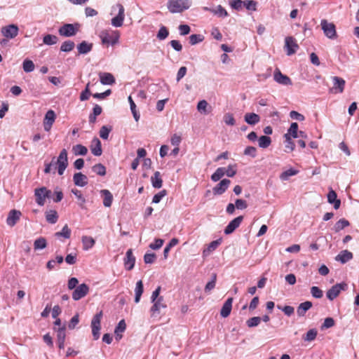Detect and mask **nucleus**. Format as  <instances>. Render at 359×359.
I'll list each match as a JSON object with an SVG mask.
<instances>
[{
  "label": "nucleus",
  "mask_w": 359,
  "mask_h": 359,
  "mask_svg": "<svg viewBox=\"0 0 359 359\" xmlns=\"http://www.w3.org/2000/svg\"><path fill=\"white\" fill-rule=\"evenodd\" d=\"M55 157L53 158L52 161L48 163H45L44 172L48 174L51 171V167L53 165H57V172L60 175H63L65 169L68 166V158L67 151L65 149H63L57 159L56 162H54Z\"/></svg>",
  "instance_id": "f257e3e1"
},
{
  "label": "nucleus",
  "mask_w": 359,
  "mask_h": 359,
  "mask_svg": "<svg viewBox=\"0 0 359 359\" xmlns=\"http://www.w3.org/2000/svg\"><path fill=\"white\" fill-rule=\"evenodd\" d=\"M103 45L114 46L118 43L120 32L118 30L104 29L99 34Z\"/></svg>",
  "instance_id": "f03ea898"
},
{
  "label": "nucleus",
  "mask_w": 359,
  "mask_h": 359,
  "mask_svg": "<svg viewBox=\"0 0 359 359\" xmlns=\"http://www.w3.org/2000/svg\"><path fill=\"white\" fill-rule=\"evenodd\" d=\"M191 5V0H170L168 3V8L172 13H182L187 10Z\"/></svg>",
  "instance_id": "7ed1b4c3"
},
{
  "label": "nucleus",
  "mask_w": 359,
  "mask_h": 359,
  "mask_svg": "<svg viewBox=\"0 0 359 359\" xmlns=\"http://www.w3.org/2000/svg\"><path fill=\"white\" fill-rule=\"evenodd\" d=\"M79 27L80 24L77 22L74 24L66 23L59 28L58 33L60 36L71 37L76 34L79 30Z\"/></svg>",
  "instance_id": "20e7f679"
},
{
  "label": "nucleus",
  "mask_w": 359,
  "mask_h": 359,
  "mask_svg": "<svg viewBox=\"0 0 359 359\" xmlns=\"http://www.w3.org/2000/svg\"><path fill=\"white\" fill-rule=\"evenodd\" d=\"M103 313L102 311H100V312L97 313L93 318L91 320L90 327L92 329V334L93 337V339L95 340H97L100 338V330L101 329V319L102 318Z\"/></svg>",
  "instance_id": "39448f33"
},
{
  "label": "nucleus",
  "mask_w": 359,
  "mask_h": 359,
  "mask_svg": "<svg viewBox=\"0 0 359 359\" xmlns=\"http://www.w3.org/2000/svg\"><path fill=\"white\" fill-rule=\"evenodd\" d=\"M112 12L118 9V14L111 19V25L115 27H120L123 25L125 19V9L122 4H117L112 6Z\"/></svg>",
  "instance_id": "423d86ee"
},
{
  "label": "nucleus",
  "mask_w": 359,
  "mask_h": 359,
  "mask_svg": "<svg viewBox=\"0 0 359 359\" xmlns=\"http://www.w3.org/2000/svg\"><path fill=\"white\" fill-rule=\"evenodd\" d=\"M347 287L348 285L344 282L333 285L326 293L327 299L330 301L334 300L341 291L346 290Z\"/></svg>",
  "instance_id": "0eeeda50"
},
{
  "label": "nucleus",
  "mask_w": 359,
  "mask_h": 359,
  "mask_svg": "<svg viewBox=\"0 0 359 359\" xmlns=\"http://www.w3.org/2000/svg\"><path fill=\"white\" fill-rule=\"evenodd\" d=\"M320 25L325 35L327 38L334 39L337 37L336 27L332 22H328L326 20H322Z\"/></svg>",
  "instance_id": "6e6552de"
},
{
  "label": "nucleus",
  "mask_w": 359,
  "mask_h": 359,
  "mask_svg": "<svg viewBox=\"0 0 359 359\" xmlns=\"http://www.w3.org/2000/svg\"><path fill=\"white\" fill-rule=\"evenodd\" d=\"M1 32L7 39H14L18 34L19 28L18 25L11 24L1 27Z\"/></svg>",
  "instance_id": "1a4fd4ad"
},
{
  "label": "nucleus",
  "mask_w": 359,
  "mask_h": 359,
  "mask_svg": "<svg viewBox=\"0 0 359 359\" xmlns=\"http://www.w3.org/2000/svg\"><path fill=\"white\" fill-rule=\"evenodd\" d=\"M89 292V287L86 283L79 285L72 292V298L78 301L84 297Z\"/></svg>",
  "instance_id": "9d476101"
},
{
  "label": "nucleus",
  "mask_w": 359,
  "mask_h": 359,
  "mask_svg": "<svg viewBox=\"0 0 359 359\" xmlns=\"http://www.w3.org/2000/svg\"><path fill=\"white\" fill-rule=\"evenodd\" d=\"M151 302L153 303V306L150 309L151 316L158 315L161 309H165L167 307L163 297H160L158 299Z\"/></svg>",
  "instance_id": "9b49d317"
},
{
  "label": "nucleus",
  "mask_w": 359,
  "mask_h": 359,
  "mask_svg": "<svg viewBox=\"0 0 359 359\" xmlns=\"http://www.w3.org/2000/svg\"><path fill=\"white\" fill-rule=\"evenodd\" d=\"M273 79L275 81L281 85L290 86L292 84L290 78L287 75L283 74L278 68L274 71Z\"/></svg>",
  "instance_id": "f8f14e48"
},
{
  "label": "nucleus",
  "mask_w": 359,
  "mask_h": 359,
  "mask_svg": "<svg viewBox=\"0 0 359 359\" xmlns=\"http://www.w3.org/2000/svg\"><path fill=\"white\" fill-rule=\"evenodd\" d=\"M231 181L228 179L222 180L215 187L212 189L214 195H222L229 188Z\"/></svg>",
  "instance_id": "ddd939ff"
},
{
  "label": "nucleus",
  "mask_w": 359,
  "mask_h": 359,
  "mask_svg": "<svg viewBox=\"0 0 359 359\" xmlns=\"http://www.w3.org/2000/svg\"><path fill=\"white\" fill-rule=\"evenodd\" d=\"M332 79L333 81V87L331 90L334 93H343L346 83L345 80L336 76H332Z\"/></svg>",
  "instance_id": "4468645a"
},
{
  "label": "nucleus",
  "mask_w": 359,
  "mask_h": 359,
  "mask_svg": "<svg viewBox=\"0 0 359 359\" xmlns=\"http://www.w3.org/2000/svg\"><path fill=\"white\" fill-rule=\"evenodd\" d=\"M55 118V114L52 109L46 112L43 120V128L46 131L48 132L50 130Z\"/></svg>",
  "instance_id": "2eb2a0df"
},
{
  "label": "nucleus",
  "mask_w": 359,
  "mask_h": 359,
  "mask_svg": "<svg viewBox=\"0 0 359 359\" xmlns=\"http://www.w3.org/2000/svg\"><path fill=\"white\" fill-rule=\"evenodd\" d=\"M287 49V55H291L296 53L299 48L298 44L296 43L295 39L292 36H287L285 38V45Z\"/></svg>",
  "instance_id": "dca6fc26"
},
{
  "label": "nucleus",
  "mask_w": 359,
  "mask_h": 359,
  "mask_svg": "<svg viewBox=\"0 0 359 359\" xmlns=\"http://www.w3.org/2000/svg\"><path fill=\"white\" fill-rule=\"evenodd\" d=\"M243 220V216H238L234 218L224 229V233L226 235L232 233L240 226Z\"/></svg>",
  "instance_id": "f3484780"
},
{
  "label": "nucleus",
  "mask_w": 359,
  "mask_h": 359,
  "mask_svg": "<svg viewBox=\"0 0 359 359\" xmlns=\"http://www.w3.org/2000/svg\"><path fill=\"white\" fill-rule=\"evenodd\" d=\"M135 264V257L133 254L132 249L128 250L124 258V266L126 270L130 271L133 269Z\"/></svg>",
  "instance_id": "a211bd4d"
},
{
  "label": "nucleus",
  "mask_w": 359,
  "mask_h": 359,
  "mask_svg": "<svg viewBox=\"0 0 359 359\" xmlns=\"http://www.w3.org/2000/svg\"><path fill=\"white\" fill-rule=\"evenodd\" d=\"M21 216V212L17 210H12L9 212L6 219V223L10 226H13L16 224Z\"/></svg>",
  "instance_id": "6ab92c4d"
},
{
  "label": "nucleus",
  "mask_w": 359,
  "mask_h": 359,
  "mask_svg": "<svg viewBox=\"0 0 359 359\" xmlns=\"http://www.w3.org/2000/svg\"><path fill=\"white\" fill-rule=\"evenodd\" d=\"M44 191H46L45 187H42L34 190L36 203L40 206H43L45 204L46 196H47V195H44V193L43 192Z\"/></svg>",
  "instance_id": "aec40b11"
},
{
  "label": "nucleus",
  "mask_w": 359,
  "mask_h": 359,
  "mask_svg": "<svg viewBox=\"0 0 359 359\" xmlns=\"http://www.w3.org/2000/svg\"><path fill=\"white\" fill-rule=\"evenodd\" d=\"M232 297H229L226 300L220 311V315L222 317L226 318L230 315L232 309Z\"/></svg>",
  "instance_id": "412c9836"
},
{
  "label": "nucleus",
  "mask_w": 359,
  "mask_h": 359,
  "mask_svg": "<svg viewBox=\"0 0 359 359\" xmlns=\"http://www.w3.org/2000/svg\"><path fill=\"white\" fill-rule=\"evenodd\" d=\"M73 181L76 186L85 187L88 184L87 177L81 172H76L73 176Z\"/></svg>",
  "instance_id": "4be33fe9"
},
{
  "label": "nucleus",
  "mask_w": 359,
  "mask_h": 359,
  "mask_svg": "<svg viewBox=\"0 0 359 359\" xmlns=\"http://www.w3.org/2000/svg\"><path fill=\"white\" fill-rule=\"evenodd\" d=\"M91 152L93 155L96 156H100L102 155V144L100 140L95 137L92 141V145L90 147Z\"/></svg>",
  "instance_id": "5701e85b"
},
{
  "label": "nucleus",
  "mask_w": 359,
  "mask_h": 359,
  "mask_svg": "<svg viewBox=\"0 0 359 359\" xmlns=\"http://www.w3.org/2000/svg\"><path fill=\"white\" fill-rule=\"evenodd\" d=\"M100 81L103 85H112L115 83V78L111 73H100Z\"/></svg>",
  "instance_id": "b1692460"
},
{
  "label": "nucleus",
  "mask_w": 359,
  "mask_h": 359,
  "mask_svg": "<svg viewBox=\"0 0 359 359\" xmlns=\"http://www.w3.org/2000/svg\"><path fill=\"white\" fill-rule=\"evenodd\" d=\"M93 44L92 43H88L86 41H81L77 45V50L79 54L85 55L90 52L93 49Z\"/></svg>",
  "instance_id": "393cba45"
},
{
  "label": "nucleus",
  "mask_w": 359,
  "mask_h": 359,
  "mask_svg": "<svg viewBox=\"0 0 359 359\" xmlns=\"http://www.w3.org/2000/svg\"><path fill=\"white\" fill-rule=\"evenodd\" d=\"M313 306V304L310 301H306L301 303L297 309V313L299 317L305 316L307 311H309Z\"/></svg>",
  "instance_id": "a878e982"
},
{
  "label": "nucleus",
  "mask_w": 359,
  "mask_h": 359,
  "mask_svg": "<svg viewBox=\"0 0 359 359\" xmlns=\"http://www.w3.org/2000/svg\"><path fill=\"white\" fill-rule=\"evenodd\" d=\"M100 194L103 197V205L105 207H110L113 201V195L107 189L100 191Z\"/></svg>",
  "instance_id": "bb28decb"
},
{
  "label": "nucleus",
  "mask_w": 359,
  "mask_h": 359,
  "mask_svg": "<svg viewBox=\"0 0 359 359\" xmlns=\"http://www.w3.org/2000/svg\"><path fill=\"white\" fill-rule=\"evenodd\" d=\"M353 258L352 252L345 250H342L336 257L337 261L341 262L342 264H345Z\"/></svg>",
  "instance_id": "cd10ccee"
},
{
  "label": "nucleus",
  "mask_w": 359,
  "mask_h": 359,
  "mask_svg": "<svg viewBox=\"0 0 359 359\" xmlns=\"http://www.w3.org/2000/svg\"><path fill=\"white\" fill-rule=\"evenodd\" d=\"M221 243V239H217L215 241H212L205 249L203 251V256L207 257L208 256L211 252H212L214 250H215L217 247Z\"/></svg>",
  "instance_id": "c85d7f7f"
},
{
  "label": "nucleus",
  "mask_w": 359,
  "mask_h": 359,
  "mask_svg": "<svg viewBox=\"0 0 359 359\" xmlns=\"http://www.w3.org/2000/svg\"><path fill=\"white\" fill-rule=\"evenodd\" d=\"M244 120L249 125H255L260 121V117L255 113H247L244 116Z\"/></svg>",
  "instance_id": "c756f323"
},
{
  "label": "nucleus",
  "mask_w": 359,
  "mask_h": 359,
  "mask_svg": "<svg viewBox=\"0 0 359 359\" xmlns=\"http://www.w3.org/2000/svg\"><path fill=\"white\" fill-rule=\"evenodd\" d=\"M151 182L153 187L156 189H160L163 184V180L161 177V173L158 171H156L154 175L151 177Z\"/></svg>",
  "instance_id": "7c9ffc66"
},
{
  "label": "nucleus",
  "mask_w": 359,
  "mask_h": 359,
  "mask_svg": "<svg viewBox=\"0 0 359 359\" xmlns=\"http://www.w3.org/2000/svg\"><path fill=\"white\" fill-rule=\"evenodd\" d=\"M284 137H289L293 138L298 137V124L296 122L291 123L290 127L287 130V133L284 135Z\"/></svg>",
  "instance_id": "2f4dec72"
},
{
  "label": "nucleus",
  "mask_w": 359,
  "mask_h": 359,
  "mask_svg": "<svg viewBox=\"0 0 359 359\" xmlns=\"http://www.w3.org/2000/svg\"><path fill=\"white\" fill-rule=\"evenodd\" d=\"M143 292H144L143 283L142 280H139L137 282L135 289V303L140 302V298H141V296H142Z\"/></svg>",
  "instance_id": "473e14b6"
},
{
  "label": "nucleus",
  "mask_w": 359,
  "mask_h": 359,
  "mask_svg": "<svg viewBox=\"0 0 359 359\" xmlns=\"http://www.w3.org/2000/svg\"><path fill=\"white\" fill-rule=\"evenodd\" d=\"M226 168L220 167L218 168L215 172L211 175V180L213 182H218L220 180L224 175Z\"/></svg>",
  "instance_id": "72a5a7b5"
},
{
  "label": "nucleus",
  "mask_w": 359,
  "mask_h": 359,
  "mask_svg": "<svg viewBox=\"0 0 359 359\" xmlns=\"http://www.w3.org/2000/svg\"><path fill=\"white\" fill-rule=\"evenodd\" d=\"M47 246V241L44 237H39L34 242V248L35 250L45 249Z\"/></svg>",
  "instance_id": "f704fd0d"
},
{
  "label": "nucleus",
  "mask_w": 359,
  "mask_h": 359,
  "mask_svg": "<svg viewBox=\"0 0 359 359\" xmlns=\"http://www.w3.org/2000/svg\"><path fill=\"white\" fill-rule=\"evenodd\" d=\"M82 243L83 250H88L93 247L95 245V240L90 236H84L82 237Z\"/></svg>",
  "instance_id": "c9c22d12"
},
{
  "label": "nucleus",
  "mask_w": 359,
  "mask_h": 359,
  "mask_svg": "<svg viewBox=\"0 0 359 359\" xmlns=\"http://www.w3.org/2000/svg\"><path fill=\"white\" fill-rule=\"evenodd\" d=\"M72 151L75 155L85 156L88 153V149L82 144H76L72 147Z\"/></svg>",
  "instance_id": "e433bc0d"
},
{
  "label": "nucleus",
  "mask_w": 359,
  "mask_h": 359,
  "mask_svg": "<svg viewBox=\"0 0 359 359\" xmlns=\"http://www.w3.org/2000/svg\"><path fill=\"white\" fill-rule=\"evenodd\" d=\"M259 147L266 149L269 147L271 143V139L267 135H262L258 139Z\"/></svg>",
  "instance_id": "4c0bfd02"
},
{
  "label": "nucleus",
  "mask_w": 359,
  "mask_h": 359,
  "mask_svg": "<svg viewBox=\"0 0 359 359\" xmlns=\"http://www.w3.org/2000/svg\"><path fill=\"white\" fill-rule=\"evenodd\" d=\"M46 221L50 224H55L58 219V215L55 210H50L46 214Z\"/></svg>",
  "instance_id": "58836bf2"
},
{
  "label": "nucleus",
  "mask_w": 359,
  "mask_h": 359,
  "mask_svg": "<svg viewBox=\"0 0 359 359\" xmlns=\"http://www.w3.org/2000/svg\"><path fill=\"white\" fill-rule=\"evenodd\" d=\"M71 236V229L65 224L61 231L56 232L55 236L56 238L63 237L65 238H69Z\"/></svg>",
  "instance_id": "ea45409f"
},
{
  "label": "nucleus",
  "mask_w": 359,
  "mask_h": 359,
  "mask_svg": "<svg viewBox=\"0 0 359 359\" xmlns=\"http://www.w3.org/2000/svg\"><path fill=\"white\" fill-rule=\"evenodd\" d=\"M54 330L55 332H57V341H65V337H66V334H65V330H66V327H65V325H62V327H54Z\"/></svg>",
  "instance_id": "a19ab883"
},
{
  "label": "nucleus",
  "mask_w": 359,
  "mask_h": 359,
  "mask_svg": "<svg viewBox=\"0 0 359 359\" xmlns=\"http://www.w3.org/2000/svg\"><path fill=\"white\" fill-rule=\"evenodd\" d=\"M58 38L55 35L46 34L43 38V42L46 45L51 46L57 43Z\"/></svg>",
  "instance_id": "79ce46f5"
},
{
  "label": "nucleus",
  "mask_w": 359,
  "mask_h": 359,
  "mask_svg": "<svg viewBox=\"0 0 359 359\" xmlns=\"http://www.w3.org/2000/svg\"><path fill=\"white\" fill-rule=\"evenodd\" d=\"M75 46V43L74 41L67 40L62 43L60 46V50L62 52H70L72 51Z\"/></svg>",
  "instance_id": "37998d69"
},
{
  "label": "nucleus",
  "mask_w": 359,
  "mask_h": 359,
  "mask_svg": "<svg viewBox=\"0 0 359 359\" xmlns=\"http://www.w3.org/2000/svg\"><path fill=\"white\" fill-rule=\"evenodd\" d=\"M179 243V240L176 238H173L170 240L169 243L165 246L163 250V256L164 258L166 259L168 257V255L171 249V248L175 246Z\"/></svg>",
  "instance_id": "c03bdc74"
},
{
  "label": "nucleus",
  "mask_w": 359,
  "mask_h": 359,
  "mask_svg": "<svg viewBox=\"0 0 359 359\" xmlns=\"http://www.w3.org/2000/svg\"><path fill=\"white\" fill-rule=\"evenodd\" d=\"M34 67H35L34 64L32 60H30L29 59H25L23 61L22 68L25 72L29 73V72H33L34 69Z\"/></svg>",
  "instance_id": "a18cd8bd"
},
{
  "label": "nucleus",
  "mask_w": 359,
  "mask_h": 359,
  "mask_svg": "<svg viewBox=\"0 0 359 359\" xmlns=\"http://www.w3.org/2000/svg\"><path fill=\"white\" fill-rule=\"evenodd\" d=\"M92 170L100 176L106 175V168L102 163H97L93 166Z\"/></svg>",
  "instance_id": "49530a36"
},
{
  "label": "nucleus",
  "mask_w": 359,
  "mask_h": 359,
  "mask_svg": "<svg viewBox=\"0 0 359 359\" xmlns=\"http://www.w3.org/2000/svg\"><path fill=\"white\" fill-rule=\"evenodd\" d=\"M349 226V222L345 219H340L334 225V230L338 232L345 227Z\"/></svg>",
  "instance_id": "de8ad7c7"
},
{
  "label": "nucleus",
  "mask_w": 359,
  "mask_h": 359,
  "mask_svg": "<svg viewBox=\"0 0 359 359\" xmlns=\"http://www.w3.org/2000/svg\"><path fill=\"white\" fill-rule=\"evenodd\" d=\"M169 35V31L168 29H167L166 27L162 25L158 33H157V35H156V37L159 39V40H164Z\"/></svg>",
  "instance_id": "09e8293b"
},
{
  "label": "nucleus",
  "mask_w": 359,
  "mask_h": 359,
  "mask_svg": "<svg viewBox=\"0 0 359 359\" xmlns=\"http://www.w3.org/2000/svg\"><path fill=\"white\" fill-rule=\"evenodd\" d=\"M216 280H217V274L212 273L211 280L209 281L205 287V292H210L212 289L215 288V284H216Z\"/></svg>",
  "instance_id": "8fccbe9b"
},
{
  "label": "nucleus",
  "mask_w": 359,
  "mask_h": 359,
  "mask_svg": "<svg viewBox=\"0 0 359 359\" xmlns=\"http://www.w3.org/2000/svg\"><path fill=\"white\" fill-rule=\"evenodd\" d=\"M317 330L316 329L309 330L306 335L303 337V339L306 341H313L317 336Z\"/></svg>",
  "instance_id": "3c124183"
},
{
  "label": "nucleus",
  "mask_w": 359,
  "mask_h": 359,
  "mask_svg": "<svg viewBox=\"0 0 359 359\" xmlns=\"http://www.w3.org/2000/svg\"><path fill=\"white\" fill-rule=\"evenodd\" d=\"M212 13H213L215 15H218L219 17H226L228 16L227 11L220 5L217 6V7L215 9H211L210 10Z\"/></svg>",
  "instance_id": "603ef678"
},
{
  "label": "nucleus",
  "mask_w": 359,
  "mask_h": 359,
  "mask_svg": "<svg viewBox=\"0 0 359 359\" xmlns=\"http://www.w3.org/2000/svg\"><path fill=\"white\" fill-rule=\"evenodd\" d=\"M236 168V164L229 165L228 167L226 168L225 175L229 177H234L237 172Z\"/></svg>",
  "instance_id": "864d4df0"
},
{
  "label": "nucleus",
  "mask_w": 359,
  "mask_h": 359,
  "mask_svg": "<svg viewBox=\"0 0 359 359\" xmlns=\"http://www.w3.org/2000/svg\"><path fill=\"white\" fill-rule=\"evenodd\" d=\"M91 92L90 90V83H87L84 90H83L80 95V100L86 101L88 100L90 95H91Z\"/></svg>",
  "instance_id": "5fc2aeb1"
},
{
  "label": "nucleus",
  "mask_w": 359,
  "mask_h": 359,
  "mask_svg": "<svg viewBox=\"0 0 359 359\" xmlns=\"http://www.w3.org/2000/svg\"><path fill=\"white\" fill-rule=\"evenodd\" d=\"M189 39L191 45H196L203 41L204 36L201 34H191Z\"/></svg>",
  "instance_id": "6e6d98bb"
},
{
  "label": "nucleus",
  "mask_w": 359,
  "mask_h": 359,
  "mask_svg": "<svg viewBox=\"0 0 359 359\" xmlns=\"http://www.w3.org/2000/svg\"><path fill=\"white\" fill-rule=\"evenodd\" d=\"M111 130V127H107V126H103L100 128V137L103 140H107Z\"/></svg>",
  "instance_id": "4d7b16f0"
},
{
  "label": "nucleus",
  "mask_w": 359,
  "mask_h": 359,
  "mask_svg": "<svg viewBox=\"0 0 359 359\" xmlns=\"http://www.w3.org/2000/svg\"><path fill=\"white\" fill-rule=\"evenodd\" d=\"M311 293L314 298L320 299L323 296V292L317 286L311 287Z\"/></svg>",
  "instance_id": "13d9d810"
},
{
  "label": "nucleus",
  "mask_w": 359,
  "mask_h": 359,
  "mask_svg": "<svg viewBox=\"0 0 359 359\" xmlns=\"http://www.w3.org/2000/svg\"><path fill=\"white\" fill-rule=\"evenodd\" d=\"M261 322V318L259 316L252 317L249 318L246 321V325L249 327H253L257 326Z\"/></svg>",
  "instance_id": "bf43d9fd"
},
{
  "label": "nucleus",
  "mask_w": 359,
  "mask_h": 359,
  "mask_svg": "<svg viewBox=\"0 0 359 359\" xmlns=\"http://www.w3.org/2000/svg\"><path fill=\"white\" fill-rule=\"evenodd\" d=\"M243 7H245V8L248 11H255L257 10V3L255 1L253 0H248V1H243Z\"/></svg>",
  "instance_id": "052dcab7"
},
{
  "label": "nucleus",
  "mask_w": 359,
  "mask_h": 359,
  "mask_svg": "<svg viewBox=\"0 0 359 359\" xmlns=\"http://www.w3.org/2000/svg\"><path fill=\"white\" fill-rule=\"evenodd\" d=\"M297 173V171L296 170L290 168L282 172L280 177L282 180H287L290 176L295 175Z\"/></svg>",
  "instance_id": "680f3d73"
},
{
  "label": "nucleus",
  "mask_w": 359,
  "mask_h": 359,
  "mask_svg": "<svg viewBox=\"0 0 359 359\" xmlns=\"http://www.w3.org/2000/svg\"><path fill=\"white\" fill-rule=\"evenodd\" d=\"M244 1L242 0H231L229 3L231 7L236 11H240L243 7Z\"/></svg>",
  "instance_id": "e2e57ef3"
},
{
  "label": "nucleus",
  "mask_w": 359,
  "mask_h": 359,
  "mask_svg": "<svg viewBox=\"0 0 359 359\" xmlns=\"http://www.w3.org/2000/svg\"><path fill=\"white\" fill-rule=\"evenodd\" d=\"M224 121L226 125L229 126H234L235 125V119L232 114L226 113L224 116Z\"/></svg>",
  "instance_id": "0e129e2a"
},
{
  "label": "nucleus",
  "mask_w": 359,
  "mask_h": 359,
  "mask_svg": "<svg viewBox=\"0 0 359 359\" xmlns=\"http://www.w3.org/2000/svg\"><path fill=\"white\" fill-rule=\"evenodd\" d=\"M243 154L244 155L255 158L257 155V149L255 147L248 146L245 149Z\"/></svg>",
  "instance_id": "69168bd1"
},
{
  "label": "nucleus",
  "mask_w": 359,
  "mask_h": 359,
  "mask_svg": "<svg viewBox=\"0 0 359 359\" xmlns=\"http://www.w3.org/2000/svg\"><path fill=\"white\" fill-rule=\"evenodd\" d=\"M208 102L206 100H201L198 102V104H197V109L199 112L201 113H203V114H207V111H206V108L208 107Z\"/></svg>",
  "instance_id": "338daca9"
},
{
  "label": "nucleus",
  "mask_w": 359,
  "mask_h": 359,
  "mask_svg": "<svg viewBox=\"0 0 359 359\" xmlns=\"http://www.w3.org/2000/svg\"><path fill=\"white\" fill-rule=\"evenodd\" d=\"M126 329V324L125 320H121L119 321L118 325L116 326L114 330V333H123L125 332Z\"/></svg>",
  "instance_id": "774afa93"
}]
</instances>
